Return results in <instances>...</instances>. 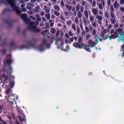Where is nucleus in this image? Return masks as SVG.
I'll return each instance as SVG.
<instances>
[{
	"label": "nucleus",
	"mask_w": 124,
	"mask_h": 124,
	"mask_svg": "<svg viewBox=\"0 0 124 124\" xmlns=\"http://www.w3.org/2000/svg\"><path fill=\"white\" fill-rule=\"evenodd\" d=\"M68 41L66 39L65 40H63L62 39H60L59 41H57L56 44L57 45V47L58 48H61V49L63 50L64 51H67L70 49V47L68 45H66V48H64L63 46L64 45H67L66 43H68Z\"/></svg>",
	"instance_id": "f257e3e1"
},
{
	"label": "nucleus",
	"mask_w": 124,
	"mask_h": 124,
	"mask_svg": "<svg viewBox=\"0 0 124 124\" xmlns=\"http://www.w3.org/2000/svg\"><path fill=\"white\" fill-rule=\"evenodd\" d=\"M8 3L10 5L13 10L15 11L18 15H19L21 13L20 10L17 7L16 5V1L18 0H6Z\"/></svg>",
	"instance_id": "f03ea898"
},
{
	"label": "nucleus",
	"mask_w": 124,
	"mask_h": 124,
	"mask_svg": "<svg viewBox=\"0 0 124 124\" xmlns=\"http://www.w3.org/2000/svg\"><path fill=\"white\" fill-rule=\"evenodd\" d=\"M39 24V23L37 21L35 22H31L29 23V24L28 29L34 31L39 32L40 31V30L37 28L36 26L34 25H37Z\"/></svg>",
	"instance_id": "7ed1b4c3"
},
{
	"label": "nucleus",
	"mask_w": 124,
	"mask_h": 124,
	"mask_svg": "<svg viewBox=\"0 0 124 124\" xmlns=\"http://www.w3.org/2000/svg\"><path fill=\"white\" fill-rule=\"evenodd\" d=\"M13 93L12 91V90L10 88H8L6 93V95H8V97L7 99L8 101L11 102V104H13V103L14 101V96L12 95Z\"/></svg>",
	"instance_id": "20e7f679"
},
{
	"label": "nucleus",
	"mask_w": 124,
	"mask_h": 124,
	"mask_svg": "<svg viewBox=\"0 0 124 124\" xmlns=\"http://www.w3.org/2000/svg\"><path fill=\"white\" fill-rule=\"evenodd\" d=\"M95 39L93 40H92L91 39H89L88 41V43L90 45H91L93 47L98 42V40L99 39L98 37L97 36H95Z\"/></svg>",
	"instance_id": "39448f33"
},
{
	"label": "nucleus",
	"mask_w": 124,
	"mask_h": 124,
	"mask_svg": "<svg viewBox=\"0 0 124 124\" xmlns=\"http://www.w3.org/2000/svg\"><path fill=\"white\" fill-rule=\"evenodd\" d=\"M46 41L45 40H43L42 42V44L39 46L38 47V49L41 51H42L44 50V45H46L47 48H49L50 47V44H48L47 45L46 44Z\"/></svg>",
	"instance_id": "423d86ee"
},
{
	"label": "nucleus",
	"mask_w": 124,
	"mask_h": 124,
	"mask_svg": "<svg viewBox=\"0 0 124 124\" xmlns=\"http://www.w3.org/2000/svg\"><path fill=\"white\" fill-rule=\"evenodd\" d=\"M27 15L25 14H23L21 15V17L23 20L26 23H27V22H29L31 21L30 19L27 18Z\"/></svg>",
	"instance_id": "0eeeda50"
},
{
	"label": "nucleus",
	"mask_w": 124,
	"mask_h": 124,
	"mask_svg": "<svg viewBox=\"0 0 124 124\" xmlns=\"http://www.w3.org/2000/svg\"><path fill=\"white\" fill-rule=\"evenodd\" d=\"M73 45L74 46L79 48H82L85 46V45L83 43L79 44L78 43H73Z\"/></svg>",
	"instance_id": "6e6552de"
},
{
	"label": "nucleus",
	"mask_w": 124,
	"mask_h": 124,
	"mask_svg": "<svg viewBox=\"0 0 124 124\" xmlns=\"http://www.w3.org/2000/svg\"><path fill=\"white\" fill-rule=\"evenodd\" d=\"M106 33V29L104 30L102 32L100 36L103 39H107L108 38V36H107V35H105L104 36V35Z\"/></svg>",
	"instance_id": "1a4fd4ad"
},
{
	"label": "nucleus",
	"mask_w": 124,
	"mask_h": 124,
	"mask_svg": "<svg viewBox=\"0 0 124 124\" xmlns=\"http://www.w3.org/2000/svg\"><path fill=\"white\" fill-rule=\"evenodd\" d=\"M92 13L94 15L96 16L97 15L98 13V10L97 9L92 8Z\"/></svg>",
	"instance_id": "9d476101"
},
{
	"label": "nucleus",
	"mask_w": 124,
	"mask_h": 124,
	"mask_svg": "<svg viewBox=\"0 0 124 124\" xmlns=\"http://www.w3.org/2000/svg\"><path fill=\"white\" fill-rule=\"evenodd\" d=\"M32 46V44L31 42H29L28 43L27 46H25L24 45H23L21 46V48H23L24 47H26L29 48L31 47Z\"/></svg>",
	"instance_id": "9b49d317"
},
{
	"label": "nucleus",
	"mask_w": 124,
	"mask_h": 124,
	"mask_svg": "<svg viewBox=\"0 0 124 124\" xmlns=\"http://www.w3.org/2000/svg\"><path fill=\"white\" fill-rule=\"evenodd\" d=\"M111 16V21L112 23H114L116 22V17L114 16V14L110 15Z\"/></svg>",
	"instance_id": "f8f14e48"
},
{
	"label": "nucleus",
	"mask_w": 124,
	"mask_h": 124,
	"mask_svg": "<svg viewBox=\"0 0 124 124\" xmlns=\"http://www.w3.org/2000/svg\"><path fill=\"white\" fill-rule=\"evenodd\" d=\"M43 9L46 13H48L50 11V9L48 7L46 6H44Z\"/></svg>",
	"instance_id": "ddd939ff"
},
{
	"label": "nucleus",
	"mask_w": 124,
	"mask_h": 124,
	"mask_svg": "<svg viewBox=\"0 0 124 124\" xmlns=\"http://www.w3.org/2000/svg\"><path fill=\"white\" fill-rule=\"evenodd\" d=\"M119 4L118 3L117 1L115 0L113 4V6L115 9H116L118 8L119 7Z\"/></svg>",
	"instance_id": "4468645a"
},
{
	"label": "nucleus",
	"mask_w": 124,
	"mask_h": 124,
	"mask_svg": "<svg viewBox=\"0 0 124 124\" xmlns=\"http://www.w3.org/2000/svg\"><path fill=\"white\" fill-rule=\"evenodd\" d=\"M110 14H114V11L115 10V9L113 7V6L112 4H111L110 7Z\"/></svg>",
	"instance_id": "2eb2a0df"
},
{
	"label": "nucleus",
	"mask_w": 124,
	"mask_h": 124,
	"mask_svg": "<svg viewBox=\"0 0 124 124\" xmlns=\"http://www.w3.org/2000/svg\"><path fill=\"white\" fill-rule=\"evenodd\" d=\"M92 47V46L90 45H89L85 47L84 49L88 52H90L91 51L90 50V48Z\"/></svg>",
	"instance_id": "dca6fc26"
},
{
	"label": "nucleus",
	"mask_w": 124,
	"mask_h": 124,
	"mask_svg": "<svg viewBox=\"0 0 124 124\" xmlns=\"http://www.w3.org/2000/svg\"><path fill=\"white\" fill-rule=\"evenodd\" d=\"M18 118L20 121L21 122V124L22 123L23 121L25 122L26 120V119H24L23 118L21 117L20 116H19L18 117Z\"/></svg>",
	"instance_id": "f3484780"
},
{
	"label": "nucleus",
	"mask_w": 124,
	"mask_h": 124,
	"mask_svg": "<svg viewBox=\"0 0 124 124\" xmlns=\"http://www.w3.org/2000/svg\"><path fill=\"white\" fill-rule=\"evenodd\" d=\"M40 7L39 6H36L35 8L33 10V11L35 12H38L39 11Z\"/></svg>",
	"instance_id": "a211bd4d"
},
{
	"label": "nucleus",
	"mask_w": 124,
	"mask_h": 124,
	"mask_svg": "<svg viewBox=\"0 0 124 124\" xmlns=\"http://www.w3.org/2000/svg\"><path fill=\"white\" fill-rule=\"evenodd\" d=\"M109 38V39L110 40H111L112 39H115L117 37V36L115 34H112L111 36V37H110L109 36H108Z\"/></svg>",
	"instance_id": "6ab92c4d"
},
{
	"label": "nucleus",
	"mask_w": 124,
	"mask_h": 124,
	"mask_svg": "<svg viewBox=\"0 0 124 124\" xmlns=\"http://www.w3.org/2000/svg\"><path fill=\"white\" fill-rule=\"evenodd\" d=\"M66 7L68 10H70L72 8V5H69L67 4L66 5Z\"/></svg>",
	"instance_id": "aec40b11"
},
{
	"label": "nucleus",
	"mask_w": 124,
	"mask_h": 124,
	"mask_svg": "<svg viewBox=\"0 0 124 124\" xmlns=\"http://www.w3.org/2000/svg\"><path fill=\"white\" fill-rule=\"evenodd\" d=\"M96 18L99 20L101 21L103 19L102 16H100V15H97L96 16Z\"/></svg>",
	"instance_id": "412c9836"
},
{
	"label": "nucleus",
	"mask_w": 124,
	"mask_h": 124,
	"mask_svg": "<svg viewBox=\"0 0 124 124\" xmlns=\"http://www.w3.org/2000/svg\"><path fill=\"white\" fill-rule=\"evenodd\" d=\"M103 5L102 4L100 3L99 4L98 8L99 9L101 10H102L103 8Z\"/></svg>",
	"instance_id": "4be33fe9"
},
{
	"label": "nucleus",
	"mask_w": 124,
	"mask_h": 124,
	"mask_svg": "<svg viewBox=\"0 0 124 124\" xmlns=\"http://www.w3.org/2000/svg\"><path fill=\"white\" fill-rule=\"evenodd\" d=\"M36 18V20L38 21H40L41 20V18L40 17V16L39 15H36L35 16Z\"/></svg>",
	"instance_id": "5701e85b"
},
{
	"label": "nucleus",
	"mask_w": 124,
	"mask_h": 124,
	"mask_svg": "<svg viewBox=\"0 0 124 124\" xmlns=\"http://www.w3.org/2000/svg\"><path fill=\"white\" fill-rule=\"evenodd\" d=\"M64 13L66 16H71V15L70 14L69 12L68 11H64Z\"/></svg>",
	"instance_id": "b1692460"
},
{
	"label": "nucleus",
	"mask_w": 124,
	"mask_h": 124,
	"mask_svg": "<svg viewBox=\"0 0 124 124\" xmlns=\"http://www.w3.org/2000/svg\"><path fill=\"white\" fill-rule=\"evenodd\" d=\"M56 31V30L54 28H52L50 29V32L51 33H55Z\"/></svg>",
	"instance_id": "393cba45"
},
{
	"label": "nucleus",
	"mask_w": 124,
	"mask_h": 124,
	"mask_svg": "<svg viewBox=\"0 0 124 124\" xmlns=\"http://www.w3.org/2000/svg\"><path fill=\"white\" fill-rule=\"evenodd\" d=\"M71 28L75 31L76 30V25L74 23L72 24L71 25Z\"/></svg>",
	"instance_id": "a878e982"
},
{
	"label": "nucleus",
	"mask_w": 124,
	"mask_h": 124,
	"mask_svg": "<svg viewBox=\"0 0 124 124\" xmlns=\"http://www.w3.org/2000/svg\"><path fill=\"white\" fill-rule=\"evenodd\" d=\"M123 40H124V41H123V42L124 43V36H120L118 38V41H121Z\"/></svg>",
	"instance_id": "bb28decb"
},
{
	"label": "nucleus",
	"mask_w": 124,
	"mask_h": 124,
	"mask_svg": "<svg viewBox=\"0 0 124 124\" xmlns=\"http://www.w3.org/2000/svg\"><path fill=\"white\" fill-rule=\"evenodd\" d=\"M45 16L46 18L49 20L50 18V15L49 13L46 14L45 15Z\"/></svg>",
	"instance_id": "cd10ccee"
},
{
	"label": "nucleus",
	"mask_w": 124,
	"mask_h": 124,
	"mask_svg": "<svg viewBox=\"0 0 124 124\" xmlns=\"http://www.w3.org/2000/svg\"><path fill=\"white\" fill-rule=\"evenodd\" d=\"M54 8L58 11H59L60 10V8L57 6L55 5L54 6Z\"/></svg>",
	"instance_id": "c85d7f7f"
},
{
	"label": "nucleus",
	"mask_w": 124,
	"mask_h": 124,
	"mask_svg": "<svg viewBox=\"0 0 124 124\" xmlns=\"http://www.w3.org/2000/svg\"><path fill=\"white\" fill-rule=\"evenodd\" d=\"M94 17L92 16H90L89 17V19L91 22H92L94 20Z\"/></svg>",
	"instance_id": "c756f323"
},
{
	"label": "nucleus",
	"mask_w": 124,
	"mask_h": 124,
	"mask_svg": "<svg viewBox=\"0 0 124 124\" xmlns=\"http://www.w3.org/2000/svg\"><path fill=\"white\" fill-rule=\"evenodd\" d=\"M85 16L87 18H88V13L87 10L85 11H84Z\"/></svg>",
	"instance_id": "7c9ffc66"
},
{
	"label": "nucleus",
	"mask_w": 124,
	"mask_h": 124,
	"mask_svg": "<svg viewBox=\"0 0 124 124\" xmlns=\"http://www.w3.org/2000/svg\"><path fill=\"white\" fill-rule=\"evenodd\" d=\"M17 110L18 112L20 113L21 114H22L24 118H25L26 117V116L24 115V114L22 113V111L20 109H18V108H17Z\"/></svg>",
	"instance_id": "2f4dec72"
},
{
	"label": "nucleus",
	"mask_w": 124,
	"mask_h": 124,
	"mask_svg": "<svg viewBox=\"0 0 124 124\" xmlns=\"http://www.w3.org/2000/svg\"><path fill=\"white\" fill-rule=\"evenodd\" d=\"M54 14L56 16H59L60 14L59 12H57L56 11H54Z\"/></svg>",
	"instance_id": "473e14b6"
},
{
	"label": "nucleus",
	"mask_w": 124,
	"mask_h": 124,
	"mask_svg": "<svg viewBox=\"0 0 124 124\" xmlns=\"http://www.w3.org/2000/svg\"><path fill=\"white\" fill-rule=\"evenodd\" d=\"M80 6L79 4H78L76 6V9L77 11H78L80 9Z\"/></svg>",
	"instance_id": "72a5a7b5"
},
{
	"label": "nucleus",
	"mask_w": 124,
	"mask_h": 124,
	"mask_svg": "<svg viewBox=\"0 0 124 124\" xmlns=\"http://www.w3.org/2000/svg\"><path fill=\"white\" fill-rule=\"evenodd\" d=\"M14 84V81H12L10 83V86L11 88L13 87Z\"/></svg>",
	"instance_id": "f704fd0d"
},
{
	"label": "nucleus",
	"mask_w": 124,
	"mask_h": 124,
	"mask_svg": "<svg viewBox=\"0 0 124 124\" xmlns=\"http://www.w3.org/2000/svg\"><path fill=\"white\" fill-rule=\"evenodd\" d=\"M60 18L63 21H65V19L64 17L62 15H61L60 17Z\"/></svg>",
	"instance_id": "c9c22d12"
},
{
	"label": "nucleus",
	"mask_w": 124,
	"mask_h": 124,
	"mask_svg": "<svg viewBox=\"0 0 124 124\" xmlns=\"http://www.w3.org/2000/svg\"><path fill=\"white\" fill-rule=\"evenodd\" d=\"M78 17L81 18L82 17V14L81 13L80 11H79L78 14Z\"/></svg>",
	"instance_id": "e433bc0d"
},
{
	"label": "nucleus",
	"mask_w": 124,
	"mask_h": 124,
	"mask_svg": "<svg viewBox=\"0 0 124 124\" xmlns=\"http://www.w3.org/2000/svg\"><path fill=\"white\" fill-rule=\"evenodd\" d=\"M21 10L23 12H25L26 11L27 9L25 8H22L21 9Z\"/></svg>",
	"instance_id": "4c0bfd02"
},
{
	"label": "nucleus",
	"mask_w": 124,
	"mask_h": 124,
	"mask_svg": "<svg viewBox=\"0 0 124 124\" xmlns=\"http://www.w3.org/2000/svg\"><path fill=\"white\" fill-rule=\"evenodd\" d=\"M99 15L101 16H102L103 13L102 10H99Z\"/></svg>",
	"instance_id": "58836bf2"
},
{
	"label": "nucleus",
	"mask_w": 124,
	"mask_h": 124,
	"mask_svg": "<svg viewBox=\"0 0 124 124\" xmlns=\"http://www.w3.org/2000/svg\"><path fill=\"white\" fill-rule=\"evenodd\" d=\"M85 29L86 32L87 33H88L89 32L88 27L87 26H86L85 27Z\"/></svg>",
	"instance_id": "ea45409f"
},
{
	"label": "nucleus",
	"mask_w": 124,
	"mask_h": 124,
	"mask_svg": "<svg viewBox=\"0 0 124 124\" xmlns=\"http://www.w3.org/2000/svg\"><path fill=\"white\" fill-rule=\"evenodd\" d=\"M77 32L78 33H79L80 32V30L79 27H77Z\"/></svg>",
	"instance_id": "a19ab883"
},
{
	"label": "nucleus",
	"mask_w": 124,
	"mask_h": 124,
	"mask_svg": "<svg viewBox=\"0 0 124 124\" xmlns=\"http://www.w3.org/2000/svg\"><path fill=\"white\" fill-rule=\"evenodd\" d=\"M60 31L58 30L57 31L56 34V37H58L60 35Z\"/></svg>",
	"instance_id": "79ce46f5"
},
{
	"label": "nucleus",
	"mask_w": 124,
	"mask_h": 124,
	"mask_svg": "<svg viewBox=\"0 0 124 124\" xmlns=\"http://www.w3.org/2000/svg\"><path fill=\"white\" fill-rule=\"evenodd\" d=\"M49 31L48 30H46L44 31L42 33L43 34H44V32H45V33H47V34H49V33H48Z\"/></svg>",
	"instance_id": "37998d69"
},
{
	"label": "nucleus",
	"mask_w": 124,
	"mask_h": 124,
	"mask_svg": "<svg viewBox=\"0 0 124 124\" xmlns=\"http://www.w3.org/2000/svg\"><path fill=\"white\" fill-rule=\"evenodd\" d=\"M84 10V8L83 7L81 6L80 7V12H81V13H83V12Z\"/></svg>",
	"instance_id": "c03bdc74"
},
{
	"label": "nucleus",
	"mask_w": 124,
	"mask_h": 124,
	"mask_svg": "<svg viewBox=\"0 0 124 124\" xmlns=\"http://www.w3.org/2000/svg\"><path fill=\"white\" fill-rule=\"evenodd\" d=\"M96 33V30L95 29H93V31L92 34L93 35H94V36H96L95 34Z\"/></svg>",
	"instance_id": "a18cd8bd"
},
{
	"label": "nucleus",
	"mask_w": 124,
	"mask_h": 124,
	"mask_svg": "<svg viewBox=\"0 0 124 124\" xmlns=\"http://www.w3.org/2000/svg\"><path fill=\"white\" fill-rule=\"evenodd\" d=\"M92 5L94 7L96 6V2L95 0H93L92 2Z\"/></svg>",
	"instance_id": "49530a36"
},
{
	"label": "nucleus",
	"mask_w": 124,
	"mask_h": 124,
	"mask_svg": "<svg viewBox=\"0 0 124 124\" xmlns=\"http://www.w3.org/2000/svg\"><path fill=\"white\" fill-rule=\"evenodd\" d=\"M104 14L106 18H108V14L107 12L105 13Z\"/></svg>",
	"instance_id": "de8ad7c7"
},
{
	"label": "nucleus",
	"mask_w": 124,
	"mask_h": 124,
	"mask_svg": "<svg viewBox=\"0 0 124 124\" xmlns=\"http://www.w3.org/2000/svg\"><path fill=\"white\" fill-rule=\"evenodd\" d=\"M80 28L82 31H83L84 30V28L82 25L81 23L80 24Z\"/></svg>",
	"instance_id": "09e8293b"
},
{
	"label": "nucleus",
	"mask_w": 124,
	"mask_h": 124,
	"mask_svg": "<svg viewBox=\"0 0 124 124\" xmlns=\"http://www.w3.org/2000/svg\"><path fill=\"white\" fill-rule=\"evenodd\" d=\"M108 5L109 6L111 4V2L110 0H107Z\"/></svg>",
	"instance_id": "8fccbe9b"
},
{
	"label": "nucleus",
	"mask_w": 124,
	"mask_h": 124,
	"mask_svg": "<svg viewBox=\"0 0 124 124\" xmlns=\"http://www.w3.org/2000/svg\"><path fill=\"white\" fill-rule=\"evenodd\" d=\"M67 23L69 25H70L71 24L72 22L70 20H69L67 22Z\"/></svg>",
	"instance_id": "3c124183"
},
{
	"label": "nucleus",
	"mask_w": 124,
	"mask_h": 124,
	"mask_svg": "<svg viewBox=\"0 0 124 124\" xmlns=\"http://www.w3.org/2000/svg\"><path fill=\"white\" fill-rule=\"evenodd\" d=\"M92 25L93 27H95L96 26V22H93L92 23Z\"/></svg>",
	"instance_id": "603ef678"
},
{
	"label": "nucleus",
	"mask_w": 124,
	"mask_h": 124,
	"mask_svg": "<svg viewBox=\"0 0 124 124\" xmlns=\"http://www.w3.org/2000/svg\"><path fill=\"white\" fill-rule=\"evenodd\" d=\"M91 35L90 34H87L86 36V39H88L90 37Z\"/></svg>",
	"instance_id": "864d4df0"
},
{
	"label": "nucleus",
	"mask_w": 124,
	"mask_h": 124,
	"mask_svg": "<svg viewBox=\"0 0 124 124\" xmlns=\"http://www.w3.org/2000/svg\"><path fill=\"white\" fill-rule=\"evenodd\" d=\"M75 22L76 23H78V18L77 17H76L75 19Z\"/></svg>",
	"instance_id": "5fc2aeb1"
},
{
	"label": "nucleus",
	"mask_w": 124,
	"mask_h": 124,
	"mask_svg": "<svg viewBox=\"0 0 124 124\" xmlns=\"http://www.w3.org/2000/svg\"><path fill=\"white\" fill-rule=\"evenodd\" d=\"M27 5L28 6L30 7H33L34 6V5L33 4H31L30 3H28Z\"/></svg>",
	"instance_id": "6e6d98bb"
},
{
	"label": "nucleus",
	"mask_w": 124,
	"mask_h": 124,
	"mask_svg": "<svg viewBox=\"0 0 124 124\" xmlns=\"http://www.w3.org/2000/svg\"><path fill=\"white\" fill-rule=\"evenodd\" d=\"M26 8L27 9L29 10H31L32 9V8L31 7L29 6H27Z\"/></svg>",
	"instance_id": "4d7b16f0"
},
{
	"label": "nucleus",
	"mask_w": 124,
	"mask_h": 124,
	"mask_svg": "<svg viewBox=\"0 0 124 124\" xmlns=\"http://www.w3.org/2000/svg\"><path fill=\"white\" fill-rule=\"evenodd\" d=\"M83 21L84 23L86 24L87 23V20L86 18H84L83 19Z\"/></svg>",
	"instance_id": "13d9d810"
},
{
	"label": "nucleus",
	"mask_w": 124,
	"mask_h": 124,
	"mask_svg": "<svg viewBox=\"0 0 124 124\" xmlns=\"http://www.w3.org/2000/svg\"><path fill=\"white\" fill-rule=\"evenodd\" d=\"M82 39H83V38L81 37H79V40H78L79 42H81L82 41Z\"/></svg>",
	"instance_id": "bf43d9fd"
},
{
	"label": "nucleus",
	"mask_w": 124,
	"mask_h": 124,
	"mask_svg": "<svg viewBox=\"0 0 124 124\" xmlns=\"http://www.w3.org/2000/svg\"><path fill=\"white\" fill-rule=\"evenodd\" d=\"M61 4L63 7L64 6V4L63 0H61Z\"/></svg>",
	"instance_id": "052dcab7"
},
{
	"label": "nucleus",
	"mask_w": 124,
	"mask_h": 124,
	"mask_svg": "<svg viewBox=\"0 0 124 124\" xmlns=\"http://www.w3.org/2000/svg\"><path fill=\"white\" fill-rule=\"evenodd\" d=\"M122 31V29L121 28H119L118 29H116V31L118 32H121Z\"/></svg>",
	"instance_id": "680f3d73"
},
{
	"label": "nucleus",
	"mask_w": 124,
	"mask_h": 124,
	"mask_svg": "<svg viewBox=\"0 0 124 124\" xmlns=\"http://www.w3.org/2000/svg\"><path fill=\"white\" fill-rule=\"evenodd\" d=\"M73 40L74 39L73 37H72L71 38H70L69 39V41H70V43L72 42L73 41Z\"/></svg>",
	"instance_id": "e2e57ef3"
},
{
	"label": "nucleus",
	"mask_w": 124,
	"mask_h": 124,
	"mask_svg": "<svg viewBox=\"0 0 124 124\" xmlns=\"http://www.w3.org/2000/svg\"><path fill=\"white\" fill-rule=\"evenodd\" d=\"M29 17L33 20H35L36 19L33 16H30Z\"/></svg>",
	"instance_id": "0e129e2a"
},
{
	"label": "nucleus",
	"mask_w": 124,
	"mask_h": 124,
	"mask_svg": "<svg viewBox=\"0 0 124 124\" xmlns=\"http://www.w3.org/2000/svg\"><path fill=\"white\" fill-rule=\"evenodd\" d=\"M124 3V0H120V3L121 4H123Z\"/></svg>",
	"instance_id": "69168bd1"
},
{
	"label": "nucleus",
	"mask_w": 124,
	"mask_h": 124,
	"mask_svg": "<svg viewBox=\"0 0 124 124\" xmlns=\"http://www.w3.org/2000/svg\"><path fill=\"white\" fill-rule=\"evenodd\" d=\"M86 34L85 32V31H83L82 33V36L85 35Z\"/></svg>",
	"instance_id": "338daca9"
},
{
	"label": "nucleus",
	"mask_w": 124,
	"mask_h": 124,
	"mask_svg": "<svg viewBox=\"0 0 124 124\" xmlns=\"http://www.w3.org/2000/svg\"><path fill=\"white\" fill-rule=\"evenodd\" d=\"M86 2H85V1L83 0L82 1V4L83 6H84L85 4L86 3Z\"/></svg>",
	"instance_id": "774afa93"
}]
</instances>
